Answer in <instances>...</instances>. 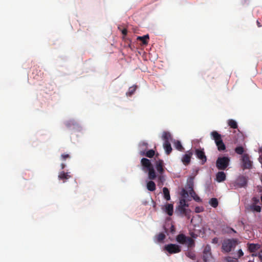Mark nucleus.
<instances>
[{"instance_id": "50", "label": "nucleus", "mask_w": 262, "mask_h": 262, "mask_svg": "<svg viewBox=\"0 0 262 262\" xmlns=\"http://www.w3.org/2000/svg\"><path fill=\"white\" fill-rule=\"evenodd\" d=\"M231 230L233 232H236V231H235L233 229L231 228Z\"/></svg>"}, {"instance_id": "3", "label": "nucleus", "mask_w": 262, "mask_h": 262, "mask_svg": "<svg viewBox=\"0 0 262 262\" xmlns=\"http://www.w3.org/2000/svg\"><path fill=\"white\" fill-rule=\"evenodd\" d=\"M238 241L236 239H228L224 241L222 244L223 250L226 252H230L237 245Z\"/></svg>"}, {"instance_id": "5", "label": "nucleus", "mask_w": 262, "mask_h": 262, "mask_svg": "<svg viewBox=\"0 0 262 262\" xmlns=\"http://www.w3.org/2000/svg\"><path fill=\"white\" fill-rule=\"evenodd\" d=\"M242 168L243 169H250L252 167V161L250 159L248 154H245L242 157Z\"/></svg>"}, {"instance_id": "33", "label": "nucleus", "mask_w": 262, "mask_h": 262, "mask_svg": "<svg viewBox=\"0 0 262 262\" xmlns=\"http://www.w3.org/2000/svg\"><path fill=\"white\" fill-rule=\"evenodd\" d=\"M203 253H211V247L209 245H207L204 248Z\"/></svg>"}, {"instance_id": "38", "label": "nucleus", "mask_w": 262, "mask_h": 262, "mask_svg": "<svg viewBox=\"0 0 262 262\" xmlns=\"http://www.w3.org/2000/svg\"><path fill=\"white\" fill-rule=\"evenodd\" d=\"M61 159L63 160H66L67 159L70 158V156L69 154H62L61 156Z\"/></svg>"}, {"instance_id": "27", "label": "nucleus", "mask_w": 262, "mask_h": 262, "mask_svg": "<svg viewBox=\"0 0 262 262\" xmlns=\"http://www.w3.org/2000/svg\"><path fill=\"white\" fill-rule=\"evenodd\" d=\"M210 205L213 208H216L219 205V202L216 198H211L209 201Z\"/></svg>"}, {"instance_id": "46", "label": "nucleus", "mask_w": 262, "mask_h": 262, "mask_svg": "<svg viewBox=\"0 0 262 262\" xmlns=\"http://www.w3.org/2000/svg\"><path fill=\"white\" fill-rule=\"evenodd\" d=\"M256 23H257V25L258 27H261V25L260 23L259 22L258 20H257Z\"/></svg>"}, {"instance_id": "2", "label": "nucleus", "mask_w": 262, "mask_h": 262, "mask_svg": "<svg viewBox=\"0 0 262 262\" xmlns=\"http://www.w3.org/2000/svg\"><path fill=\"white\" fill-rule=\"evenodd\" d=\"M211 136L214 140L215 144L219 151H223L226 149V146L223 143L221 138V135L216 131H213L211 133Z\"/></svg>"}, {"instance_id": "32", "label": "nucleus", "mask_w": 262, "mask_h": 262, "mask_svg": "<svg viewBox=\"0 0 262 262\" xmlns=\"http://www.w3.org/2000/svg\"><path fill=\"white\" fill-rule=\"evenodd\" d=\"M251 209L253 211L259 212L261 211V207L258 205H253L251 206Z\"/></svg>"}, {"instance_id": "31", "label": "nucleus", "mask_w": 262, "mask_h": 262, "mask_svg": "<svg viewBox=\"0 0 262 262\" xmlns=\"http://www.w3.org/2000/svg\"><path fill=\"white\" fill-rule=\"evenodd\" d=\"M235 151L237 154L242 155L244 151V149L242 146H238L235 148Z\"/></svg>"}, {"instance_id": "43", "label": "nucleus", "mask_w": 262, "mask_h": 262, "mask_svg": "<svg viewBox=\"0 0 262 262\" xmlns=\"http://www.w3.org/2000/svg\"><path fill=\"white\" fill-rule=\"evenodd\" d=\"M202 211V210H201V209H200V207H196L195 208V211L196 212H197V213L200 212H201Z\"/></svg>"}, {"instance_id": "34", "label": "nucleus", "mask_w": 262, "mask_h": 262, "mask_svg": "<svg viewBox=\"0 0 262 262\" xmlns=\"http://www.w3.org/2000/svg\"><path fill=\"white\" fill-rule=\"evenodd\" d=\"M189 191L190 194L191 195V196L192 198H193V196H194L196 194L195 192L194 191V190L193 189V187L192 186H189Z\"/></svg>"}, {"instance_id": "45", "label": "nucleus", "mask_w": 262, "mask_h": 262, "mask_svg": "<svg viewBox=\"0 0 262 262\" xmlns=\"http://www.w3.org/2000/svg\"><path fill=\"white\" fill-rule=\"evenodd\" d=\"M258 257L260 260L262 261V251H261L258 254Z\"/></svg>"}, {"instance_id": "35", "label": "nucleus", "mask_w": 262, "mask_h": 262, "mask_svg": "<svg viewBox=\"0 0 262 262\" xmlns=\"http://www.w3.org/2000/svg\"><path fill=\"white\" fill-rule=\"evenodd\" d=\"M182 196L183 198H186L188 196V192L187 190L183 189L182 191Z\"/></svg>"}, {"instance_id": "36", "label": "nucleus", "mask_w": 262, "mask_h": 262, "mask_svg": "<svg viewBox=\"0 0 262 262\" xmlns=\"http://www.w3.org/2000/svg\"><path fill=\"white\" fill-rule=\"evenodd\" d=\"M186 255L188 257H190L192 259H194L195 258V254L191 252H188L186 254Z\"/></svg>"}, {"instance_id": "29", "label": "nucleus", "mask_w": 262, "mask_h": 262, "mask_svg": "<svg viewBox=\"0 0 262 262\" xmlns=\"http://www.w3.org/2000/svg\"><path fill=\"white\" fill-rule=\"evenodd\" d=\"M165 235L163 233H160L156 236L157 241L158 242H162L165 238Z\"/></svg>"}, {"instance_id": "16", "label": "nucleus", "mask_w": 262, "mask_h": 262, "mask_svg": "<svg viewBox=\"0 0 262 262\" xmlns=\"http://www.w3.org/2000/svg\"><path fill=\"white\" fill-rule=\"evenodd\" d=\"M203 259L204 262H214L211 253H203Z\"/></svg>"}, {"instance_id": "20", "label": "nucleus", "mask_w": 262, "mask_h": 262, "mask_svg": "<svg viewBox=\"0 0 262 262\" xmlns=\"http://www.w3.org/2000/svg\"><path fill=\"white\" fill-rule=\"evenodd\" d=\"M148 172V178L150 180H154L156 178V174L154 167H151L147 170Z\"/></svg>"}, {"instance_id": "9", "label": "nucleus", "mask_w": 262, "mask_h": 262, "mask_svg": "<svg viewBox=\"0 0 262 262\" xmlns=\"http://www.w3.org/2000/svg\"><path fill=\"white\" fill-rule=\"evenodd\" d=\"M188 207L178 206L177 211L182 215L185 216L188 219L191 216V211L188 208Z\"/></svg>"}, {"instance_id": "7", "label": "nucleus", "mask_w": 262, "mask_h": 262, "mask_svg": "<svg viewBox=\"0 0 262 262\" xmlns=\"http://www.w3.org/2000/svg\"><path fill=\"white\" fill-rule=\"evenodd\" d=\"M164 249L170 254L177 253L181 251L180 246L173 244L165 245Z\"/></svg>"}, {"instance_id": "40", "label": "nucleus", "mask_w": 262, "mask_h": 262, "mask_svg": "<svg viewBox=\"0 0 262 262\" xmlns=\"http://www.w3.org/2000/svg\"><path fill=\"white\" fill-rule=\"evenodd\" d=\"M193 198L196 202H200L201 201V199L196 194H195L194 196H193Z\"/></svg>"}, {"instance_id": "12", "label": "nucleus", "mask_w": 262, "mask_h": 262, "mask_svg": "<svg viewBox=\"0 0 262 262\" xmlns=\"http://www.w3.org/2000/svg\"><path fill=\"white\" fill-rule=\"evenodd\" d=\"M247 246L250 253H254L260 248V245L258 244L248 243Z\"/></svg>"}, {"instance_id": "8", "label": "nucleus", "mask_w": 262, "mask_h": 262, "mask_svg": "<svg viewBox=\"0 0 262 262\" xmlns=\"http://www.w3.org/2000/svg\"><path fill=\"white\" fill-rule=\"evenodd\" d=\"M195 155L196 158L201 160V164H204L207 161V157L205 155L204 149L198 148L195 150Z\"/></svg>"}, {"instance_id": "51", "label": "nucleus", "mask_w": 262, "mask_h": 262, "mask_svg": "<svg viewBox=\"0 0 262 262\" xmlns=\"http://www.w3.org/2000/svg\"><path fill=\"white\" fill-rule=\"evenodd\" d=\"M252 256H256L254 254H252Z\"/></svg>"}, {"instance_id": "28", "label": "nucleus", "mask_w": 262, "mask_h": 262, "mask_svg": "<svg viewBox=\"0 0 262 262\" xmlns=\"http://www.w3.org/2000/svg\"><path fill=\"white\" fill-rule=\"evenodd\" d=\"M136 86H133L129 88L128 92L126 93V95L128 96H132L136 90Z\"/></svg>"}, {"instance_id": "48", "label": "nucleus", "mask_w": 262, "mask_h": 262, "mask_svg": "<svg viewBox=\"0 0 262 262\" xmlns=\"http://www.w3.org/2000/svg\"><path fill=\"white\" fill-rule=\"evenodd\" d=\"M70 123L69 122H67L66 123V126L67 127H69L70 126Z\"/></svg>"}, {"instance_id": "10", "label": "nucleus", "mask_w": 262, "mask_h": 262, "mask_svg": "<svg viewBox=\"0 0 262 262\" xmlns=\"http://www.w3.org/2000/svg\"><path fill=\"white\" fill-rule=\"evenodd\" d=\"M141 164L142 166V169L145 172H147L149 168L153 166L150 161L145 158L141 159Z\"/></svg>"}, {"instance_id": "6", "label": "nucleus", "mask_w": 262, "mask_h": 262, "mask_svg": "<svg viewBox=\"0 0 262 262\" xmlns=\"http://www.w3.org/2000/svg\"><path fill=\"white\" fill-rule=\"evenodd\" d=\"M247 184V181L245 177H239L232 184L235 189L245 187Z\"/></svg>"}, {"instance_id": "39", "label": "nucleus", "mask_w": 262, "mask_h": 262, "mask_svg": "<svg viewBox=\"0 0 262 262\" xmlns=\"http://www.w3.org/2000/svg\"><path fill=\"white\" fill-rule=\"evenodd\" d=\"M237 254L238 258H240L241 257L244 255V252H243L242 249L238 250Z\"/></svg>"}, {"instance_id": "30", "label": "nucleus", "mask_w": 262, "mask_h": 262, "mask_svg": "<svg viewBox=\"0 0 262 262\" xmlns=\"http://www.w3.org/2000/svg\"><path fill=\"white\" fill-rule=\"evenodd\" d=\"M178 206L188 207V204L186 203L185 198H183L180 200Z\"/></svg>"}, {"instance_id": "41", "label": "nucleus", "mask_w": 262, "mask_h": 262, "mask_svg": "<svg viewBox=\"0 0 262 262\" xmlns=\"http://www.w3.org/2000/svg\"><path fill=\"white\" fill-rule=\"evenodd\" d=\"M122 34L124 35V36H126L127 35V30L126 29H123L122 30Z\"/></svg>"}, {"instance_id": "26", "label": "nucleus", "mask_w": 262, "mask_h": 262, "mask_svg": "<svg viewBox=\"0 0 262 262\" xmlns=\"http://www.w3.org/2000/svg\"><path fill=\"white\" fill-rule=\"evenodd\" d=\"M162 138L164 140V142H169V140L171 139V136L169 133L164 132L163 133Z\"/></svg>"}, {"instance_id": "42", "label": "nucleus", "mask_w": 262, "mask_h": 262, "mask_svg": "<svg viewBox=\"0 0 262 262\" xmlns=\"http://www.w3.org/2000/svg\"><path fill=\"white\" fill-rule=\"evenodd\" d=\"M174 231H175V227H174V225H171L170 226V232L171 233H173V232H174Z\"/></svg>"}, {"instance_id": "17", "label": "nucleus", "mask_w": 262, "mask_h": 262, "mask_svg": "<svg viewBox=\"0 0 262 262\" xmlns=\"http://www.w3.org/2000/svg\"><path fill=\"white\" fill-rule=\"evenodd\" d=\"M165 211L169 216H171L173 212V206L172 204H167L165 205Z\"/></svg>"}, {"instance_id": "21", "label": "nucleus", "mask_w": 262, "mask_h": 262, "mask_svg": "<svg viewBox=\"0 0 262 262\" xmlns=\"http://www.w3.org/2000/svg\"><path fill=\"white\" fill-rule=\"evenodd\" d=\"M137 39L140 40L143 45H147L149 39V35L147 34L143 36H138Z\"/></svg>"}, {"instance_id": "14", "label": "nucleus", "mask_w": 262, "mask_h": 262, "mask_svg": "<svg viewBox=\"0 0 262 262\" xmlns=\"http://www.w3.org/2000/svg\"><path fill=\"white\" fill-rule=\"evenodd\" d=\"M226 176L224 171H219L216 174L215 180L217 182L221 183L226 180Z\"/></svg>"}, {"instance_id": "1", "label": "nucleus", "mask_w": 262, "mask_h": 262, "mask_svg": "<svg viewBox=\"0 0 262 262\" xmlns=\"http://www.w3.org/2000/svg\"><path fill=\"white\" fill-rule=\"evenodd\" d=\"M176 240L179 243L186 245L188 248H193L195 246L194 241L191 237L186 236L184 234L178 235Z\"/></svg>"}, {"instance_id": "19", "label": "nucleus", "mask_w": 262, "mask_h": 262, "mask_svg": "<svg viewBox=\"0 0 262 262\" xmlns=\"http://www.w3.org/2000/svg\"><path fill=\"white\" fill-rule=\"evenodd\" d=\"M163 147L167 155H169L172 151V147L169 142H164Z\"/></svg>"}, {"instance_id": "22", "label": "nucleus", "mask_w": 262, "mask_h": 262, "mask_svg": "<svg viewBox=\"0 0 262 262\" xmlns=\"http://www.w3.org/2000/svg\"><path fill=\"white\" fill-rule=\"evenodd\" d=\"M147 189L150 191H154L156 189V184L152 181H150L147 183Z\"/></svg>"}, {"instance_id": "49", "label": "nucleus", "mask_w": 262, "mask_h": 262, "mask_svg": "<svg viewBox=\"0 0 262 262\" xmlns=\"http://www.w3.org/2000/svg\"><path fill=\"white\" fill-rule=\"evenodd\" d=\"M159 178L160 181H162V180L163 179V177L160 176Z\"/></svg>"}, {"instance_id": "18", "label": "nucleus", "mask_w": 262, "mask_h": 262, "mask_svg": "<svg viewBox=\"0 0 262 262\" xmlns=\"http://www.w3.org/2000/svg\"><path fill=\"white\" fill-rule=\"evenodd\" d=\"M140 154L141 156H145L148 158H151L154 156L155 152L153 149H150L146 152L145 151H140Z\"/></svg>"}, {"instance_id": "11", "label": "nucleus", "mask_w": 262, "mask_h": 262, "mask_svg": "<svg viewBox=\"0 0 262 262\" xmlns=\"http://www.w3.org/2000/svg\"><path fill=\"white\" fill-rule=\"evenodd\" d=\"M192 155V152L190 151H188L187 153L183 156L182 161L185 165H188L190 163Z\"/></svg>"}, {"instance_id": "23", "label": "nucleus", "mask_w": 262, "mask_h": 262, "mask_svg": "<svg viewBox=\"0 0 262 262\" xmlns=\"http://www.w3.org/2000/svg\"><path fill=\"white\" fill-rule=\"evenodd\" d=\"M163 192L164 199L167 201L170 200V196L168 189L167 187H164L163 188Z\"/></svg>"}, {"instance_id": "4", "label": "nucleus", "mask_w": 262, "mask_h": 262, "mask_svg": "<svg viewBox=\"0 0 262 262\" xmlns=\"http://www.w3.org/2000/svg\"><path fill=\"white\" fill-rule=\"evenodd\" d=\"M230 160L227 157H219L216 161V166L219 170H225L229 165Z\"/></svg>"}, {"instance_id": "24", "label": "nucleus", "mask_w": 262, "mask_h": 262, "mask_svg": "<svg viewBox=\"0 0 262 262\" xmlns=\"http://www.w3.org/2000/svg\"><path fill=\"white\" fill-rule=\"evenodd\" d=\"M228 124L231 128L233 129H236L238 127L236 122L233 119L228 120Z\"/></svg>"}, {"instance_id": "15", "label": "nucleus", "mask_w": 262, "mask_h": 262, "mask_svg": "<svg viewBox=\"0 0 262 262\" xmlns=\"http://www.w3.org/2000/svg\"><path fill=\"white\" fill-rule=\"evenodd\" d=\"M71 178V176L69 174L68 172H64V171H61L59 172L58 174V179L59 180H62L63 182H65L67 180Z\"/></svg>"}, {"instance_id": "37", "label": "nucleus", "mask_w": 262, "mask_h": 262, "mask_svg": "<svg viewBox=\"0 0 262 262\" xmlns=\"http://www.w3.org/2000/svg\"><path fill=\"white\" fill-rule=\"evenodd\" d=\"M227 260L228 262H238L237 258H232L231 257L227 258Z\"/></svg>"}, {"instance_id": "47", "label": "nucleus", "mask_w": 262, "mask_h": 262, "mask_svg": "<svg viewBox=\"0 0 262 262\" xmlns=\"http://www.w3.org/2000/svg\"><path fill=\"white\" fill-rule=\"evenodd\" d=\"M65 167H66V165L62 163L61 164V168L62 169H64Z\"/></svg>"}, {"instance_id": "25", "label": "nucleus", "mask_w": 262, "mask_h": 262, "mask_svg": "<svg viewBox=\"0 0 262 262\" xmlns=\"http://www.w3.org/2000/svg\"><path fill=\"white\" fill-rule=\"evenodd\" d=\"M174 145L175 148L179 151H183L184 150V148L182 146L181 143L179 140L174 141Z\"/></svg>"}, {"instance_id": "44", "label": "nucleus", "mask_w": 262, "mask_h": 262, "mask_svg": "<svg viewBox=\"0 0 262 262\" xmlns=\"http://www.w3.org/2000/svg\"><path fill=\"white\" fill-rule=\"evenodd\" d=\"M212 243L217 244L218 242V238L217 237H214L212 239Z\"/></svg>"}, {"instance_id": "13", "label": "nucleus", "mask_w": 262, "mask_h": 262, "mask_svg": "<svg viewBox=\"0 0 262 262\" xmlns=\"http://www.w3.org/2000/svg\"><path fill=\"white\" fill-rule=\"evenodd\" d=\"M156 168L158 172L162 174L164 172V162L162 160H159L156 162Z\"/></svg>"}]
</instances>
